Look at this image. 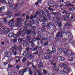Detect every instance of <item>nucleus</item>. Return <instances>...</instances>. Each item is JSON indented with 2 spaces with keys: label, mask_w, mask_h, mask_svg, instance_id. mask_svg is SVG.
<instances>
[{
  "label": "nucleus",
  "mask_w": 75,
  "mask_h": 75,
  "mask_svg": "<svg viewBox=\"0 0 75 75\" xmlns=\"http://www.w3.org/2000/svg\"><path fill=\"white\" fill-rule=\"evenodd\" d=\"M57 25H58V26H59V27H61V26L62 25V23H61V22H60L59 24L57 23Z\"/></svg>",
  "instance_id": "37998d69"
},
{
  "label": "nucleus",
  "mask_w": 75,
  "mask_h": 75,
  "mask_svg": "<svg viewBox=\"0 0 75 75\" xmlns=\"http://www.w3.org/2000/svg\"><path fill=\"white\" fill-rule=\"evenodd\" d=\"M38 2L40 3H42V0H38Z\"/></svg>",
  "instance_id": "3c124183"
},
{
  "label": "nucleus",
  "mask_w": 75,
  "mask_h": 75,
  "mask_svg": "<svg viewBox=\"0 0 75 75\" xmlns=\"http://www.w3.org/2000/svg\"><path fill=\"white\" fill-rule=\"evenodd\" d=\"M40 14V16H41V17H40L41 18H42L41 19L42 21H45V20H46V18L44 17V16H48V14H49V11L47 9H45L44 12H43V11H41L40 12H37L36 13V15H35L34 16H31L30 17V19H33L35 17H37V16L38 15V14Z\"/></svg>",
  "instance_id": "f257e3e1"
},
{
  "label": "nucleus",
  "mask_w": 75,
  "mask_h": 75,
  "mask_svg": "<svg viewBox=\"0 0 75 75\" xmlns=\"http://www.w3.org/2000/svg\"><path fill=\"white\" fill-rule=\"evenodd\" d=\"M14 19H12L9 21L8 22V24L10 25V26H13V25H14Z\"/></svg>",
  "instance_id": "f8f14e48"
},
{
  "label": "nucleus",
  "mask_w": 75,
  "mask_h": 75,
  "mask_svg": "<svg viewBox=\"0 0 75 75\" xmlns=\"http://www.w3.org/2000/svg\"><path fill=\"white\" fill-rule=\"evenodd\" d=\"M49 10L50 11H53V9L52 8H48Z\"/></svg>",
  "instance_id": "c03bdc74"
},
{
  "label": "nucleus",
  "mask_w": 75,
  "mask_h": 75,
  "mask_svg": "<svg viewBox=\"0 0 75 75\" xmlns=\"http://www.w3.org/2000/svg\"><path fill=\"white\" fill-rule=\"evenodd\" d=\"M27 38L28 41H30V40H31L30 37L28 36L27 37Z\"/></svg>",
  "instance_id": "c9c22d12"
},
{
  "label": "nucleus",
  "mask_w": 75,
  "mask_h": 75,
  "mask_svg": "<svg viewBox=\"0 0 75 75\" xmlns=\"http://www.w3.org/2000/svg\"><path fill=\"white\" fill-rule=\"evenodd\" d=\"M37 50V47H34L33 49V51H36Z\"/></svg>",
  "instance_id": "6e6d98bb"
},
{
  "label": "nucleus",
  "mask_w": 75,
  "mask_h": 75,
  "mask_svg": "<svg viewBox=\"0 0 75 75\" xmlns=\"http://www.w3.org/2000/svg\"><path fill=\"white\" fill-rule=\"evenodd\" d=\"M13 66L9 64L8 65V67L9 68H12Z\"/></svg>",
  "instance_id": "bf43d9fd"
},
{
  "label": "nucleus",
  "mask_w": 75,
  "mask_h": 75,
  "mask_svg": "<svg viewBox=\"0 0 75 75\" xmlns=\"http://www.w3.org/2000/svg\"><path fill=\"white\" fill-rule=\"evenodd\" d=\"M61 65H62V67H63V68H66V67H67V66L66 64L64 63H62Z\"/></svg>",
  "instance_id": "a878e982"
},
{
  "label": "nucleus",
  "mask_w": 75,
  "mask_h": 75,
  "mask_svg": "<svg viewBox=\"0 0 75 75\" xmlns=\"http://www.w3.org/2000/svg\"><path fill=\"white\" fill-rule=\"evenodd\" d=\"M8 3H9V4H12L13 3V0H8Z\"/></svg>",
  "instance_id": "7c9ffc66"
},
{
  "label": "nucleus",
  "mask_w": 75,
  "mask_h": 75,
  "mask_svg": "<svg viewBox=\"0 0 75 75\" xmlns=\"http://www.w3.org/2000/svg\"><path fill=\"white\" fill-rule=\"evenodd\" d=\"M53 68L54 70H55L56 71H59V68L57 66L54 67Z\"/></svg>",
  "instance_id": "aec40b11"
},
{
  "label": "nucleus",
  "mask_w": 75,
  "mask_h": 75,
  "mask_svg": "<svg viewBox=\"0 0 75 75\" xmlns=\"http://www.w3.org/2000/svg\"><path fill=\"white\" fill-rule=\"evenodd\" d=\"M63 51H64V53L66 54V55L68 57H69V58L68 59L69 61H71V65H74L75 64V62L72 61L73 59L72 58H75V54L74 52H72V51L70 50H68L67 51L66 49H64L63 50Z\"/></svg>",
  "instance_id": "f03ea898"
},
{
  "label": "nucleus",
  "mask_w": 75,
  "mask_h": 75,
  "mask_svg": "<svg viewBox=\"0 0 75 75\" xmlns=\"http://www.w3.org/2000/svg\"><path fill=\"white\" fill-rule=\"evenodd\" d=\"M0 3H6L5 0H0Z\"/></svg>",
  "instance_id": "c756f323"
},
{
  "label": "nucleus",
  "mask_w": 75,
  "mask_h": 75,
  "mask_svg": "<svg viewBox=\"0 0 75 75\" xmlns=\"http://www.w3.org/2000/svg\"><path fill=\"white\" fill-rule=\"evenodd\" d=\"M64 45L65 47H68V45L67 43L64 44Z\"/></svg>",
  "instance_id": "79ce46f5"
},
{
  "label": "nucleus",
  "mask_w": 75,
  "mask_h": 75,
  "mask_svg": "<svg viewBox=\"0 0 75 75\" xmlns=\"http://www.w3.org/2000/svg\"><path fill=\"white\" fill-rule=\"evenodd\" d=\"M19 5V4H13L11 6V8L12 9H16V7L18 6Z\"/></svg>",
  "instance_id": "4468645a"
},
{
  "label": "nucleus",
  "mask_w": 75,
  "mask_h": 75,
  "mask_svg": "<svg viewBox=\"0 0 75 75\" xmlns=\"http://www.w3.org/2000/svg\"><path fill=\"white\" fill-rule=\"evenodd\" d=\"M48 74L49 75H54V74L52 73H48Z\"/></svg>",
  "instance_id": "4d7b16f0"
},
{
  "label": "nucleus",
  "mask_w": 75,
  "mask_h": 75,
  "mask_svg": "<svg viewBox=\"0 0 75 75\" xmlns=\"http://www.w3.org/2000/svg\"><path fill=\"white\" fill-rule=\"evenodd\" d=\"M61 20V18L59 17H58L56 18V20L57 22H59Z\"/></svg>",
  "instance_id": "cd10ccee"
},
{
  "label": "nucleus",
  "mask_w": 75,
  "mask_h": 75,
  "mask_svg": "<svg viewBox=\"0 0 75 75\" xmlns=\"http://www.w3.org/2000/svg\"><path fill=\"white\" fill-rule=\"evenodd\" d=\"M23 55H24V57H26L27 58H29L31 57V54L28 53V54L26 53V52H24L23 53Z\"/></svg>",
  "instance_id": "9d476101"
},
{
  "label": "nucleus",
  "mask_w": 75,
  "mask_h": 75,
  "mask_svg": "<svg viewBox=\"0 0 75 75\" xmlns=\"http://www.w3.org/2000/svg\"><path fill=\"white\" fill-rule=\"evenodd\" d=\"M4 10H5L4 7L2 6L0 8V13H3L4 11Z\"/></svg>",
  "instance_id": "dca6fc26"
},
{
  "label": "nucleus",
  "mask_w": 75,
  "mask_h": 75,
  "mask_svg": "<svg viewBox=\"0 0 75 75\" xmlns=\"http://www.w3.org/2000/svg\"><path fill=\"white\" fill-rule=\"evenodd\" d=\"M52 51L53 52L55 53L56 52V50H55V47L54 46H53L52 47Z\"/></svg>",
  "instance_id": "b1692460"
},
{
  "label": "nucleus",
  "mask_w": 75,
  "mask_h": 75,
  "mask_svg": "<svg viewBox=\"0 0 75 75\" xmlns=\"http://www.w3.org/2000/svg\"><path fill=\"white\" fill-rule=\"evenodd\" d=\"M27 69H28V68H26L25 69V70H24V69L21 70L19 72L20 75H23L24 74V72H25V70H27Z\"/></svg>",
  "instance_id": "ddd939ff"
},
{
  "label": "nucleus",
  "mask_w": 75,
  "mask_h": 75,
  "mask_svg": "<svg viewBox=\"0 0 75 75\" xmlns=\"http://www.w3.org/2000/svg\"><path fill=\"white\" fill-rule=\"evenodd\" d=\"M69 1L68 0H64V2H65V3H67L68 4Z\"/></svg>",
  "instance_id": "49530a36"
},
{
  "label": "nucleus",
  "mask_w": 75,
  "mask_h": 75,
  "mask_svg": "<svg viewBox=\"0 0 75 75\" xmlns=\"http://www.w3.org/2000/svg\"><path fill=\"white\" fill-rule=\"evenodd\" d=\"M19 51L20 52H21V50H22V47L21 46H20L19 48Z\"/></svg>",
  "instance_id": "e433bc0d"
},
{
  "label": "nucleus",
  "mask_w": 75,
  "mask_h": 75,
  "mask_svg": "<svg viewBox=\"0 0 75 75\" xmlns=\"http://www.w3.org/2000/svg\"><path fill=\"white\" fill-rule=\"evenodd\" d=\"M64 49H66L64 48L62 50V49H61V48H59L57 50V52L58 54H61L62 52V53H63L64 54H65L64 53V52H65V51H63V50H64Z\"/></svg>",
  "instance_id": "6e6552de"
},
{
  "label": "nucleus",
  "mask_w": 75,
  "mask_h": 75,
  "mask_svg": "<svg viewBox=\"0 0 75 75\" xmlns=\"http://www.w3.org/2000/svg\"><path fill=\"white\" fill-rule=\"evenodd\" d=\"M47 52L48 54H52V51L48 49L47 50Z\"/></svg>",
  "instance_id": "2f4dec72"
},
{
  "label": "nucleus",
  "mask_w": 75,
  "mask_h": 75,
  "mask_svg": "<svg viewBox=\"0 0 75 75\" xmlns=\"http://www.w3.org/2000/svg\"><path fill=\"white\" fill-rule=\"evenodd\" d=\"M43 66V64L41 62H40L39 63V65H38V67L40 68V67H42Z\"/></svg>",
  "instance_id": "393cba45"
},
{
  "label": "nucleus",
  "mask_w": 75,
  "mask_h": 75,
  "mask_svg": "<svg viewBox=\"0 0 75 75\" xmlns=\"http://www.w3.org/2000/svg\"><path fill=\"white\" fill-rule=\"evenodd\" d=\"M27 42H24L23 44V46L24 47H25L27 46Z\"/></svg>",
  "instance_id": "c85d7f7f"
},
{
  "label": "nucleus",
  "mask_w": 75,
  "mask_h": 75,
  "mask_svg": "<svg viewBox=\"0 0 75 75\" xmlns=\"http://www.w3.org/2000/svg\"><path fill=\"white\" fill-rule=\"evenodd\" d=\"M67 13V11H66V10L62 12V14H64V13Z\"/></svg>",
  "instance_id": "864d4df0"
},
{
  "label": "nucleus",
  "mask_w": 75,
  "mask_h": 75,
  "mask_svg": "<svg viewBox=\"0 0 75 75\" xmlns=\"http://www.w3.org/2000/svg\"><path fill=\"white\" fill-rule=\"evenodd\" d=\"M26 20H28V19H29V18H30V17L29 16L27 15V16H26Z\"/></svg>",
  "instance_id": "a18cd8bd"
},
{
  "label": "nucleus",
  "mask_w": 75,
  "mask_h": 75,
  "mask_svg": "<svg viewBox=\"0 0 75 75\" xmlns=\"http://www.w3.org/2000/svg\"><path fill=\"white\" fill-rule=\"evenodd\" d=\"M37 71L38 72V75H41V74H40V72H39L38 70H37Z\"/></svg>",
  "instance_id": "338daca9"
},
{
  "label": "nucleus",
  "mask_w": 75,
  "mask_h": 75,
  "mask_svg": "<svg viewBox=\"0 0 75 75\" xmlns=\"http://www.w3.org/2000/svg\"><path fill=\"white\" fill-rule=\"evenodd\" d=\"M8 64V63L7 62H4V65H7Z\"/></svg>",
  "instance_id": "680f3d73"
},
{
  "label": "nucleus",
  "mask_w": 75,
  "mask_h": 75,
  "mask_svg": "<svg viewBox=\"0 0 75 75\" xmlns=\"http://www.w3.org/2000/svg\"><path fill=\"white\" fill-rule=\"evenodd\" d=\"M24 30H25V28H22L21 29V32H23Z\"/></svg>",
  "instance_id": "4c0bfd02"
},
{
  "label": "nucleus",
  "mask_w": 75,
  "mask_h": 75,
  "mask_svg": "<svg viewBox=\"0 0 75 75\" xmlns=\"http://www.w3.org/2000/svg\"><path fill=\"white\" fill-rule=\"evenodd\" d=\"M21 13H22L21 11H20L18 12L17 14H18V15H20V14H21Z\"/></svg>",
  "instance_id": "603ef678"
},
{
  "label": "nucleus",
  "mask_w": 75,
  "mask_h": 75,
  "mask_svg": "<svg viewBox=\"0 0 75 75\" xmlns=\"http://www.w3.org/2000/svg\"><path fill=\"white\" fill-rule=\"evenodd\" d=\"M60 59L62 61H65V58L64 57L62 56H60Z\"/></svg>",
  "instance_id": "bb28decb"
},
{
  "label": "nucleus",
  "mask_w": 75,
  "mask_h": 75,
  "mask_svg": "<svg viewBox=\"0 0 75 75\" xmlns=\"http://www.w3.org/2000/svg\"><path fill=\"white\" fill-rule=\"evenodd\" d=\"M43 73L45 75H46V74H47V72L46 70H43Z\"/></svg>",
  "instance_id": "a19ab883"
},
{
  "label": "nucleus",
  "mask_w": 75,
  "mask_h": 75,
  "mask_svg": "<svg viewBox=\"0 0 75 75\" xmlns=\"http://www.w3.org/2000/svg\"><path fill=\"white\" fill-rule=\"evenodd\" d=\"M48 45V43L47 42H46L45 43L44 45L45 46H46V45Z\"/></svg>",
  "instance_id": "5fc2aeb1"
},
{
  "label": "nucleus",
  "mask_w": 75,
  "mask_h": 75,
  "mask_svg": "<svg viewBox=\"0 0 75 75\" xmlns=\"http://www.w3.org/2000/svg\"><path fill=\"white\" fill-rule=\"evenodd\" d=\"M29 73L30 74V75H32V72L30 70L29 71Z\"/></svg>",
  "instance_id": "13d9d810"
},
{
  "label": "nucleus",
  "mask_w": 75,
  "mask_h": 75,
  "mask_svg": "<svg viewBox=\"0 0 75 75\" xmlns=\"http://www.w3.org/2000/svg\"><path fill=\"white\" fill-rule=\"evenodd\" d=\"M3 20L4 21V22L5 23H7V19L6 18H4L3 19Z\"/></svg>",
  "instance_id": "72a5a7b5"
},
{
  "label": "nucleus",
  "mask_w": 75,
  "mask_h": 75,
  "mask_svg": "<svg viewBox=\"0 0 75 75\" xmlns=\"http://www.w3.org/2000/svg\"><path fill=\"white\" fill-rule=\"evenodd\" d=\"M18 47L17 46H15L13 47H12L11 50H14L15 51H16L18 50Z\"/></svg>",
  "instance_id": "6ab92c4d"
},
{
  "label": "nucleus",
  "mask_w": 75,
  "mask_h": 75,
  "mask_svg": "<svg viewBox=\"0 0 75 75\" xmlns=\"http://www.w3.org/2000/svg\"><path fill=\"white\" fill-rule=\"evenodd\" d=\"M8 75H13V73H8Z\"/></svg>",
  "instance_id": "774afa93"
},
{
  "label": "nucleus",
  "mask_w": 75,
  "mask_h": 75,
  "mask_svg": "<svg viewBox=\"0 0 75 75\" xmlns=\"http://www.w3.org/2000/svg\"><path fill=\"white\" fill-rule=\"evenodd\" d=\"M48 5L50 7H54V2L52 1H50L48 2Z\"/></svg>",
  "instance_id": "1a4fd4ad"
},
{
  "label": "nucleus",
  "mask_w": 75,
  "mask_h": 75,
  "mask_svg": "<svg viewBox=\"0 0 75 75\" xmlns=\"http://www.w3.org/2000/svg\"><path fill=\"white\" fill-rule=\"evenodd\" d=\"M21 21H22V19L21 18H18L17 19V22L16 23L17 26L20 27L21 25Z\"/></svg>",
  "instance_id": "0eeeda50"
},
{
  "label": "nucleus",
  "mask_w": 75,
  "mask_h": 75,
  "mask_svg": "<svg viewBox=\"0 0 75 75\" xmlns=\"http://www.w3.org/2000/svg\"><path fill=\"white\" fill-rule=\"evenodd\" d=\"M25 40L24 38H23L22 39V41H24Z\"/></svg>",
  "instance_id": "0e129e2a"
},
{
  "label": "nucleus",
  "mask_w": 75,
  "mask_h": 75,
  "mask_svg": "<svg viewBox=\"0 0 75 75\" xmlns=\"http://www.w3.org/2000/svg\"><path fill=\"white\" fill-rule=\"evenodd\" d=\"M52 55L51 54H49L48 53H45L44 54V57L45 58V59H47L49 60H50L52 59Z\"/></svg>",
  "instance_id": "39448f33"
},
{
  "label": "nucleus",
  "mask_w": 75,
  "mask_h": 75,
  "mask_svg": "<svg viewBox=\"0 0 75 75\" xmlns=\"http://www.w3.org/2000/svg\"><path fill=\"white\" fill-rule=\"evenodd\" d=\"M22 60H23V63L24 62H25V61H26V58L25 57L23 58L22 59Z\"/></svg>",
  "instance_id": "58836bf2"
},
{
  "label": "nucleus",
  "mask_w": 75,
  "mask_h": 75,
  "mask_svg": "<svg viewBox=\"0 0 75 75\" xmlns=\"http://www.w3.org/2000/svg\"><path fill=\"white\" fill-rule=\"evenodd\" d=\"M21 34V32H18L17 34H16L14 35L13 36V38H16V37H17V36H20V35Z\"/></svg>",
  "instance_id": "f3484780"
},
{
  "label": "nucleus",
  "mask_w": 75,
  "mask_h": 75,
  "mask_svg": "<svg viewBox=\"0 0 75 75\" xmlns=\"http://www.w3.org/2000/svg\"><path fill=\"white\" fill-rule=\"evenodd\" d=\"M18 41L19 42H21L22 39H21L20 38H19L18 39Z\"/></svg>",
  "instance_id": "8fccbe9b"
},
{
  "label": "nucleus",
  "mask_w": 75,
  "mask_h": 75,
  "mask_svg": "<svg viewBox=\"0 0 75 75\" xmlns=\"http://www.w3.org/2000/svg\"><path fill=\"white\" fill-rule=\"evenodd\" d=\"M29 26V25L27 23L25 24V28H27V27H28Z\"/></svg>",
  "instance_id": "f704fd0d"
},
{
  "label": "nucleus",
  "mask_w": 75,
  "mask_h": 75,
  "mask_svg": "<svg viewBox=\"0 0 75 75\" xmlns=\"http://www.w3.org/2000/svg\"><path fill=\"white\" fill-rule=\"evenodd\" d=\"M9 30L8 29H4L3 30V32L5 34H7L9 33Z\"/></svg>",
  "instance_id": "a211bd4d"
},
{
  "label": "nucleus",
  "mask_w": 75,
  "mask_h": 75,
  "mask_svg": "<svg viewBox=\"0 0 75 75\" xmlns=\"http://www.w3.org/2000/svg\"><path fill=\"white\" fill-rule=\"evenodd\" d=\"M16 68H17V69H18L20 68V67H19L18 66H16Z\"/></svg>",
  "instance_id": "e2e57ef3"
},
{
  "label": "nucleus",
  "mask_w": 75,
  "mask_h": 75,
  "mask_svg": "<svg viewBox=\"0 0 75 75\" xmlns=\"http://www.w3.org/2000/svg\"><path fill=\"white\" fill-rule=\"evenodd\" d=\"M31 33V30H29L27 33L28 34H30Z\"/></svg>",
  "instance_id": "09e8293b"
},
{
  "label": "nucleus",
  "mask_w": 75,
  "mask_h": 75,
  "mask_svg": "<svg viewBox=\"0 0 75 75\" xmlns=\"http://www.w3.org/2000/svg\"><path fill=\"white\" fill-rule=\"evenodd\" d=\"M38 54V51H37L36 52L33 53V54Z\"/></svg>",
  "instance_id": "69168bd1"
},
{
  "label": "nucleus",
  "mask_w": 75,
  "mask_h": 75,
  "mask_svg": "<svg viewBox=\"0 0 75 75\" xmlns=\"http://www.w3.org/2000/svg\"><path fill=\"white\" fill-rule=\"evenodd\" d=\"M66 15L67 17H69V16H70V13H66Z\"/></svg>",
  "instance_id": "de8ad7c7"
},
{
  "label": "nucleus",
  "mask_w": 75,
  "mask_h": 75,
  "mask_svg": "<svg viewBox=\"0 0 75 75\" xmlns=\"http://www.w3.org/2000/svg\"><path fill=\"white\" fill-rule=\"evenodd\" d=\"M71 25V23L70 22H68L67 23V25L68 26H69V25Z\"/></svg>",
  "instance_id": "ea45409f"
},
{
  "label": "nucleus",
  "mask_w": 75,
  "mask_h": 75,
  "mask_svg": "<svg viewBox=\"0 0 75 75\" xmlns=\"http://www.w3.org/2000/svg\"><path fill=\"white\" fill-rule=\"evenodd\" d=\"M70 70V67H67L65 68L63 70L60 71L61 75H64L65 74H68L69 73V71Z\"/></svg>",
  "instance_id": "7ed1b4c3"
},
{
  "label": "nucleus",
  "mask_w": 75,
  "mask_h": 75,
  "mask_svg": "<svg viewBox=\"0 0 75 75\" xmlns=\"http://www.w3.org/2000/svg\"><path fill=\"white\" fill-rule=\"evenodd\" d=\"M72 34L70 33L67 32V33L66 36L68 37V38H70V40H69V42H72V39L71 38V35Z\"/></svg>",
  "instance_id": "423d86ee"
},
{
  "label": "nucleus",
  "mask_w": 75,
  "mask_h": 75,
  "mask_svg": "<svg viewBox=\"0 0 75 75\" xmlns=\"http://www.w3.org/2000/svg\"><path fill=\"white\" fill-rule=\"evenodd\" d=\"M62 32H58L56 35L57 37H62V34H64L66 33L65 30L64 28H63L62 30Z\"/></svg>",
  "instance_id": "20e7f679"
},
{
  "label": "nucleus",
  "mask_w": 75,
  "mask_h": 75,
  "mask_svg": "<svg viewBox=\"0 0 75 75\" xmlns=\"http://www.w3.org/2000/svg\"><path fill=\"white\" fill-rule=\"evenodd\" d=\"M12 52H13L14 55H17V51H16L15 52H14V50H12Z\"/></svg>",
  "instance_id": "473e14b6"
},
{
  "label": "nucleus",
  "mask_w": 75,
  "mask_h": 75,
  "mask_svg": "<svg viewBox=\"0 0 75 75\" xmlns=\"http://www.w3.org/2000/svg\"><path fill=\"white\" fill-rule=\"evenodd\" d=\"M6 14L8 15L7 18H10L11 17V14H12V13L10 12V11H8L6 13Z\"/></svg>",
  "instance_id": "9b49d317"
},
{
  "label": "nucleus",
  "mask_w": 75,
  "mask_h": 75,
  "mask_svg": "<svg viewBox=\"0 0 75 75\" xmlns=\"http://www.w3.org/2000/svg\"><path fill=\"white\" fill-rule=\"evenodd\" d=\"M14 58H15L16 59V62H19V61H20V59L19 58V57H16Z\"/></svg>",
  "instance_id": "5701e85b"
},
{
  "label": "nucleus",
  "mask_w": 75,
  "mask_h": 75,
  "mask_svg": "<svg viewBox=\"0 0 75 75\" xmlns=\"http://www.w3.org/2000/svg\"><path fill=\"white\" fill-rule=\"evenodd\" d=\"M67 39L65 38H64L63 39V41H64V42H65V41H67Z\"/></svg>",
  "instance_id": "052dcab7"
},
{
  "label": "nucleus",
  "mask_w": 75,
  "mask_h": 75,
  "mask_svg": "<svg viewBox=\"0 0 75 75\" xmlns=\"http://www.w3.org/2000/svg\"><path fill=\"white\" fill-rule=\"evenodd\" d=\"M47 25H48L49 26H52V27H53V28H54V27H55L54 26V25L52 24L51 23H47Z\"/></svg>",
  "instance_id": "412c9836"
},
{
  "label": "nucleus",
  "mask_w": 75,
  "mask_h": 75,
  "mask_svg": "<svg viewBox=\"0 0 75 75\" xmlns=\"http://www.w3.org/2000/svg\"><path fill=\"white\" fill-rule=\"evenodd\" d=\"M13 34H14V33L13 32H11L8 35L9 37H13Z\"/></svg>",
  "instance_id": "4be33fe9"
},
{
  "label": "nucleus",
  "mask_w": 75,
  "mask_h": 75,
  "mask_svg": "<svg viewBox=\"0 0 75 75\" xmlns=\"http://www.w3.org/2000/svg\"><path fill=\"white\" fill-rule=\"evenodd\" d=\"M6 55H8V58L9 59L10 57L12 55V53L11 52H6Z\"/></svg>",
  "instance_id": "2eb2a0df"
}]
</instances>
